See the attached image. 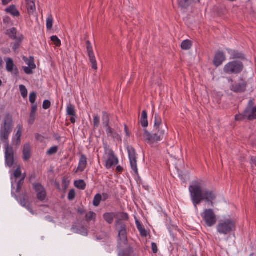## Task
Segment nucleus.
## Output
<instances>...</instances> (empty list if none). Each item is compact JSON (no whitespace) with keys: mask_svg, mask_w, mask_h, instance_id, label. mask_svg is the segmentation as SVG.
I'll return each mask as SVG.
<instances>
[{"mask_svg":"<svg viewBox=\"0 0 256 256\" xmlns=\"http://www.w3.org/2000/svg\"><path fill=\"white\" fill-rule=\"evenodd\" d=\"M189 190L192 203L195 207L200 204L202 200L214 206V200H216V195L212 190L202 191V186L197 182L196 184L190 186Z\"/></svg>","mask_w":256,"mask_h":256,"instance_id":"nucleus-1","label":"nucleus"},{"mask_svg":"<svg viewBox=\"0 0 256 256\" xmlns=\"http://www.w3.org/2000/svg\"><path fill=\"white\" fill-rule=\"evenodd\" d=\"M161 118L158 114H154V128L157 132L152 134L146 130H144V137L150 144L157 142L162 140L168 129L166 126H162Z\"/></svg>","mask_w":256,"mask_h":256,"instance_id":"nucleus-2","label":"nucleus"},{"mask_svg":"<svg viewBox=\"0 0 256 256\" xmlns=\"http://www.w3.org/2000/svg\"><path fill=\"white\" fill-rule=\"evenodd\" d=\"M116 220L115 222L116 230L118 232V240L124 245L128 244L127 226L124 221H128L130 219L128 213L118 212L116 213Z\"/></svg>","mask_w":256,"mask_h":256,"instance_id":"nucleus-3","label":"nucleus"},{"mask_svg":"<svg viewBox=\"0 0 256 256\" xmlns=\"http://www.w3.org/2000/svg\"><path fill=\"white\" fill-rule=\"evenodd\" d=\"M246 119L250 121L256 120V106L254 99H250L248 101L246 108L242 114L235 116L236 121H242Z\"/></svg>","mask_w":256,"mask_h":256,"instance_id":"nucleus-4","label":"nucleus"},{"mask_svg":"<svg viewBox=\"0 0 256 256\" xmlns=\"http://www.w3.org/2000/svg\"><path fill=\"white\" fill-rule=\"evenodd\" d=\"M236 220L229 218L222 221L217 226V230L220 234L224 235L230 234L236 230Z\"/></svg>","mask_w":256,"mask_h":256,"instance_id":"nucleus-5","label":"nucleus"},{"mask_svg":"<svg viewBox=\"0 0 256 256\" xmlns=\"http://www.w3.org/2000/svg\"><path fill=\"white\" fill-rule=\"evenodd\" d=\"M244 63L241 60H234L224 66V72L228 74H238L244 70Z\"/></svg>","mask_w":256,"mask_h":256,"instance_id":"nucleus-6","label":"nucleus"},{"mask_svg":"<svg viewBox=\"0 0 256 256\" xmlns=\"http://www.w3.org/2000/svg\"><path fill=\"white\" fill-rule=\"evenodd\" d=\"M6 164L9 168L16 165L14 159V153L13 147L9 145L8 142H4Z\"/></svg>","mask_w":256,"mask_h":256,"instance_id":"nucleus-7","label":"nucleus"},{"mask_svg":"<svg viewBox=\"0 0 256 256\" xmlns=\"http://www.w3.org/2000/svg\"><path fill=\"white\" fill-rule=\"evenodd\" d=\"M201 216L208 226L212 227L216 222V217L212 209L204 210V212L201 214Z\"/></svg>","mask_w":256,"mask_h":256,"instance_id":"nucleus-8","label":"nucleus"},{"mask_svg":"<svg viewBox=\"0 0 256 256\" xmlns=\"http://www.w3.org/2000/svg\"><path fill=\"white\" fill-rule=\"evenodd\" d=\"M12 195L14 196L22 206L26 208L32 214H34V212L32 209L30 204L28 202L29 196L26 190L22 192L18 196H17L14 192H12Z\"/></svg>","mask_w":256,"mask_h":256,"instance_id":"nucleus-9","label":"nucleus"},{"mask_svg":"<svg viewBox=\"0 0 256 256\" xmlns=\"http://www.w3.org/2000/svg\"><path fill=\"white\" fill-rule=\"evenodd\" d=\"M127 150L128 154V158L130 160L131 168L134 172L135 175L137 176L138 178H140L137 167V160L135 149L132 146H127Z\"/></svg>","mask_w":256,"mask_h":256,"instance_id":"nucleus-10","label":"nucleus"},{"mask_svg":"<svg viewBox=\"0 0 256 256\" xmlns=\"http://www.w3.org/2000/svg\"><path fill=\"white\" fill-rule=\"evenodd\" d=\"M248 83L242 78H240L238 82L231 85L230 90L235 93H243L246 91Z\"/></svg>","mask_w":256,"mask_h":256,"instance_id":"nucleus-11","label":"nucleus"},{"mask_svg":"<svg viewBox=\"0 0 256 256\" xmlns=\"http://www.w3.org/2000/svg\"><path fill=\"white\" fill-rule=\"evenodd\" d=\"M106 152H108V158L106 160L105 166L107 169H110L118 163V160L112 149H108Z\"/></svg>","mask_w":256,"mask_h":256,"instance_id":"nucleus-12","label":"nucleus"},{"mask_svg":"<svg viewBox=\"0 0 256 256\" xmlns=\"http://www.w3.org/2000/svg\"><path fill=\"white\" fill-rule=\"evenodd\" d=\"M86 50L89 57L90 62L91 63L92 68L94 70H97V62L96 59V57L93 51L92 47V46L91 42L90 40L86 42Z\"/></svg>","mask_w":256,"mask_h":256,"instance_id":"nucleus-13","label":"nucleus"},{"mask_svg":"<svg viewBox=\"0 0 256 256\" xmlns=\"http://www.w3.org/2000/svg\"><path fill=\"white\" fill-rule=\"evenodd\" d=\"M228 54L230 56V58L234 60H241L243 62L247 60L246 54L237 50L227 48Z\"/></svg>","mask_w":256,"mask_h":256,"instance_id":"nucleus-14","label":"nucleus"},{"mask_svg":"<svg viewBox=\"0 0 256 256\" xmlns=\"http://www.w3.org/2000/svg\"><path fill=\"white\" fill-rule=\"evenodd\" d=\"M226 60V56L224 52L218 50L216 52L213 60V64L218 68L221 66L222 64Z\"/></svg>","mask_w":256,"mask_h":256,"instance_id":"nucleus-15","label":"nucleus"},{"mask_svg":"<svg viewBox=\"0 0 256 256\" xmlns=\"http://www.w3.org/2000/svg\"><path fill=\"white\" fill-rule=\"evenodd\" d=\"M34 189L36 192L37 198L40 200L43 201L45 200L46 193L44 186L40 183L34 184Z\"/></svg>","mask_w":256,"mask_h":256,"instance_id":"nucleus-16","label":"nucleus"},{"mask_svg":"<svg viewBox=\"0 0 256 256\" xmlns=\"http://www.w3.org/2000/svg\"><path fill=\"white\" fill-rule=\"evenodd\" d=\"M67 115L71 116L70 120L72 124L76 122V112L74 106L72 104L70 103L66 108Z\"/></svg>","mask_w":256,"mask_h":256,"instance_id":"nucleus-17","label":"nucleus"},{"mask_svg":"<svg viewBox=\"0 0 256 256\" xmlns=\"http://www.w3.org/2000/svg\"><path fill=\"white\" fill-rule=\"evenodd\" d=\"M87 164L86 156L84 154H82L80 157L78 166L76 170L75 173H77L78 172H82L84 171L87 166Z\"/></svg>","mask_w":256,"mask_h":256,"instance_id":"nucleus-18","label":"nucleus"},{"mask_svg":"<svg viewBox=\"0 0 256 256\" xmlns=\"http://www.w3.org/2000/svg\"><path fill=\"white\" fill-rule=\"evenodd\" d=\"M31 146L30 144H26L23 148L22 154L24 161H28L31 157Z\"/></svg>","mask_w":256,"mask_h":256,"instance_id":"nucleus-19","label":"nucleus"},{"mask_svg":"<svg viewBox=\"0 0 256 256\" xmlns=\"http://www.w3.org/2000/svg\"><path fill=\"white\" fill-rule=\"evenodd\" d=\"M12 130V126H4L2 130L0 133V136L1 138H4L6 140V142H8L7 140L8 138L9 135Z\"/></svg>","mask_w":256,"mask_h":256,"instance_id":"nucleus-20","label":"nucleus"},{"mask_svg":"<svg viewBox=\"0 0 256 256\" xmlns=\"http://www.w3.org/2000/svg\"><path fill=\"white\" fill-rule=\"evenodd\" d=\"M118 256H134V248L131 246H129L126 248L121 250L118 254Z\"/></svg>","mask_w":256,"mask_h":256,"instance_id":"nucleus-21","label":"nucleus"},{"mask_svg":"<svg viewBox=\"0 0 256 256\" xmlns=\"http://www.w3.org/2000/svg\"><path fill=\"white\" fill-rule=\"evenodd\" d=\"M118 256H134V248L131 246H129L126 248L121 250L118 254Z\"/></svg>","mask_w":256,"mask_h":256,"instance_id":"nucleus-22","label":"nucleus"},{"mask_svg":"<svg viewBox=\"0 0 256 256\" xmlns=\"http://www.w3.org/2000/svg\"><path fill=\"white\" fill-rule=\"evenodd\" d=\"M116 218V214L115 212H106L103 214V218L104 220L110 224L113 223L114 221V218Z\"/></svg>","mask_w":256,"mask_h":256,"instance_id":"nucleus-23","label":"nucleus"},{"mask_svg":"<svg viewBox=\"0 0 256 256\" xmlns=\"http://www.w3.org/2000/svg\"><path fill=\"white\" fill-rule=\"evenodd\" d=\"M106 132L108 136H112L117 140L120 139V136L114 129L112 128L110 126L106 127Z\"/></svg>","mask_w":256,"mask_h":256,"instance_id":"nucleus-24","label":"nucleus"},{"mask_svg":"<svg viewBox=\"0 0 256 256\" xmlns=\"http://www.w3.org/2000/svg\"><path fill=\"white\" fill-rule=\"evenodd\" d=\"M24 39V36L22 34H20L18 35V38L14 40L15 42L12 48L14 52H16L20 48Z\"/></svg>","mask_w":256,"mask_h":256,"instance_id":"nucleus-25","label":"nucleus"},{"mask_svg":"<svg viewBox=\"0 0 256 256\" xmlns=\"http://www.w3.org/2000/svg\"><path fill=\"white\" fill-rule=\"evenodd\" d=\"M18 33L17 30L16 28L13 27L7 30L6 32V34L8 36L9 38L12 40H16L18 38L16 34Z\"/></svg>","mask_w":256,"mask_h":256,"instance_id":"nucleus-26","label":"nucleus"},{"mask_svg":"<svg viewBox=\"0 0 256 256\" xmlns=\"http://www.w3.org/2000/svg\"><path fill=\"white\" fill-rule=\"evenodd\" d=\"M140 122L142 126L144 128H146L148 126V114L146 110H144L142 112Z\"/></svg>","mask_w":256,"mask_h":256,"instance_id":"nucleus-27","label":"nucleus"},{"mask_svg":"<svg viewBox=\"0 0 256 256\" xmlns=\"http://www.w3.org/2000/svg\"><path fill=\"white\" fill-rule=\"evenodd\" d=\"M5 11L10 14L14 16H19L20 13L18 10L16 8L15 5H11L8 8H6Z\"/></svg>","mask_w":256,"mask_h":256,"instance_id":"nucleus-28","label":"nucleus"},{"mask_svg":"<svg viewBox=\"0 0 256 256\" xmlns=\"http://www.w3.org/2000/svg\"><path fill=\"white\" fill-rule=\"evenodd\" d=\"M137 228L139 230L140 232V234L142 236L146 237L148 234L145 228L141 224L140 222L138 220H136V222Z\"/></svg>","mask_w":256,"mask_h":256,"instance_id":"nucleus-29","label":"nucleus"},{"mask_svg":"<svg viewBox=\"0 0 256 256\" xmlns=\"http://www.w3.org/2000/svg\"><path fill=\"white\" fill-rule=\"evenodd\" d=\"M102 122L104 127L106 128L110 126V120L108 114L106 112H102Z\"/></svg>","mask_w":256,"mask_h":256,"instance_id":"nucleus-30","label":"nucleus"},{"mask_svg":"<svg viewBox=\"0 0 256 256\" xmlns=\"http://www.w3.org/2000/svg\"><path fill=\"white\" fill-rule=\"evenodd\" d=\"M23 60L27 63L28 65L30 67H32V68L35 69L36 68V65L34 63V59L33 56H30V59L24 56L22 58Z\"/></svg>","mask_w":256,"mask_h":256,"instance_id":"nucleus-31","label":"nucleus"},{"mask_svg":"<svg viewBox=\"0 0 256 256\" xmlns=\"http://www.w3.org/2000/svg\"><path fill=\"white\" fill-rule=\"evenodd\" d=\"M14 64L12 58H8L6 61V69L8 72H12L14 68Z\"/></svg>","mask_w":256,"mask_h":256,"instance_id":"nucleus-32","label":"nucleus"},{"mask_svg":"<svg viewBox=\"0 0 256 256\" xmlns=\"http://www.w3.org/2000/svg\"><path fill=\"white\" fill-rule=\"evenodd\" d=\"M27 8L29 14H32L36 10L34 2L30 0H26Z\"/></svg>","mask_w":256,"mask_h":256,"instance_id":"nucleus-33","label":"nucleus"},{"mask_svg":"<svg viewBox=\"0 0 256 256\" xmlns=\"http://www.w3.org/2000/svg\"><path fill=\"white\" fill-rule=\"evenodd\" d=\"M74 185L76 188L81 190H85L86 186V183L83 180H76L74 182Z\"/></svg>","mask_w":256,"mask_h":256,"instance_id":"nucleus-34","label":"nucleus"},{"mask_svg":"<svg viewBox=\"0 0 256 256\" xmlns=\"http://www.w3.org/2000/svg\"><path fill=\"white\" fill-rule=\"evenodd\" d=\"M96 214L94 212L90 211L86 214L85 219L87 222H90L92 220L95 222L96 220Z\"/></svg>","mask_w":256,"mask_h":256,"instance_id":"nucleus-35","label":"nucleus"},{"mask_svg":"<svg viewBox=\"0 0 256 256\" xmlns=\"http://www.w3.org/2000/svg\"><path fill=\"white\" fill-rule=\"evenodd\" d=\"M12 118L10 113H7L4 118V126H10L12 127Z\"/></svg>","mask_w":256,"mask_h":256,"instance_id":"nucleus-36","label":"nucleus"},{"mask_svg":"<svg viewBox=\"0 0 256 256\" xmlns=\"http://www.w3.org/2000/svg\"><path fill=\"white\" fill-rule=\"evenodd\" d=\"M192 46V42L191 40H184L181 44V48L182 50H190Z\"/></svg>","mask_w":256,"mask_h":256,"instance_id":"nucleus-37","label":"nucleus"},{"mask_svg":"<svg viewBox=\"0 0 256 256\" xmlns=\"http://www.w3.org/2000/svg\"><path fill=\"white\" fill-rule=\"evenodd\" d=\"M26 174H24L22 177H21L20 179L18 182H17V186H16V192L19 193L22 189V188L24 184V180L26 178Z\"/></svg>","mask_w":256,"mask_h":256,"instance_id":"nucleus-38","label":"nucleus"},{"mask_svg":"<svg viewBox=\"0 0 256 256\" xmlns=\"http://www.w3.org/2000/svg\"><path fill=\"white\" fill-rule=\"evenodd\" d=\"M102 200V196L100 194H97L94 197L92 204L94 206H98Z\"/></svg>","mask_w":256,"mask_h":256,"instance_id":"nucleus-39","label":"nucleus"},{"mask_svg":"<svg viewBox=\"0 0 256 256\" xmlns=\"http://www.w3.org/2000/svg\"><path fill=\"white\" fill-rule=\"evenodd\" d=\"M70 183V180H68V178L66 176H64L62 178V184L63 189L64 190H66L68 188Z\"/></svg>","mask_w":256,"mask_h":256,"instance_id":"nucleus-40","label":"nucleus"},{"mask_svg":"<svg viewBox=\"0 0 256 256\" xmlns=\"http://www.w3.org/2000/svg\"><path fill=\"white\" fill-rule=\"evenodd\" d=\"M22 174L20 166V165H18L17 166L16 170H14V176L16 180H17L18 178H20V176L22 177Z\"/></svg>","mask_w":256,"mask_h":256,"instance_id":"nucleus-41","label":"nucleus"},{"mask_svg":"<svg viewBox=\"0 0 256 256\" xmlns=\"http://www.w3.org/2000/svg\"><path fill=\"white\" fill-rule=\"evenodd\" d=\"M50 39L56 46L60 47L61 46V41L56 36H52Z\"/></svg>","mask_w":256,"mask_h":256,"instance_id":"nucleus-42","label":"nucleus"},{"mask_svg":"<svg viewBox=\"0 0 256 256\" xmlns=\"http://www.w3.org/2000/svg\"><path fill=\"white\" fill-rule=\"evenodd\" d=\"M53 18L52 14L48 16L46 20V28L48 30H51L52 27Z\"/></svg>","mask_w":256,"mask_h":256,"instance_id":"nucleus-43","label":"nucleus"},{"mask_svg":"<svg viewBox=\"0 0 256 256\" xmlns=\"http://www.w3.org/2000/svg\"><path fill=\"white\" fill-rule=\"evenodd\" d=\"M20 90L22 96L24 98L28 96V90L26 87L24 85L20 86Z\"/></svg>","mask_w":256,"mask_h":256,"instance_id":"nucleus-44","label":"nucleus"},{"mask_svg":"<svg viewBox=\"0 0 256 256\" xmlns=\"http://www.w3.org/2000/svg\"><path fill=\"white\" fill-rule=\"evenodd\" d=\"M58 150V146H54L51 147L46 152V154L48 156H52L56 154Z\"/></svg>","mask_w":256,"mask_h":256,"instance_id":"nucleus-45","label":"nucleus"},{"mask_svg":"<svg viewBox=\"0 0 256 256\" xmlns=\"http://www.w3.org/2000/svg\"><path fill=\"white\" fill-rule=\"evenodd\" d=\"M100 118L98 114L95 115L94 116V128H96L100 126Z\"/></svg>","mask_w":256,"mask_h":256,"instance_id":"nucleus-46","label":"nucleus"},{"mask_svg":"<svg viewBox=\"0 0 256 256\" xmlns=\"http://www.w3.org/2000/svg\"><path fill=\"white\" fill-rule=\"evenodd\" d=\"M77 230L78 233L84 236H86L88 234V230L84 226H81Z\"/></svg>","mask_w":256,"mask_h":256,"instance_id":"nucleus-47","label":"nucleus"},{"mask_svg":"<svg viewBox=\"0 0 256 256\" xmlns=\"http://www.w3.org/2000/svg\"><path fill=\"white\" fill-rule=\"evenodd\" d=\"M36 93L35 92H32L30 94V102L31 104H36Z\"/></svg>","mask_w":256,"mask_h":256,"instance_id":"nucleus-48","label":"nucleus"},{"mask_svg":"<svg viewBox=\"0 0 256 256\" xmlns=\"http://www.w3.org/2000/svg\"><path fill=\"white\" fill-rule=\"evenodd\" d=\"M76 197V192L74 189H71L68 194V198L69 200H72Z\"/></svg>","mask_w":256,"mask_h":256,"instance_id":"nucleus-49","label":"nucleus"},{"mask_svg":"<svg viewBox=\"0 0 256 256\" xmlns=\"http://www.w3.org/2000/svg\"><path fill=\"white\" fill-rule=\"evenodd\" d=\"M36 112H30V118L28 120V122L30 124H33L34 122L36 119Z\"/></svg>","mask_w":256,"mask_h":256,"instance_id":"nucleus-50","label":"nucleus"},{"mask_svg":"<svg viewBox=\"0 0 256 256\" xmlns=\"http://www.w3.org/2000/svg\"><path fill=\"white\" fill-rule=\"evenodd\" d=\"M51 106V102L49 100H44L42 104V108L44 110H48Z\"/></svg>","mask_w":256,"mask_h":256,"instance_id":"nucleus-51","label":"nucleus"},{"mask_svg":"<svg viewBox=\"0 0 256 256\" xmlns=\"http://www.w3.org/2000/svg\"><path fill=\"white\" fill-rule=\"evenodd\" d=\"M34 68H32V67H24V70L26 74H31L33 73L32 70Z\"/></svg>","mask_w":256,"mask_h":256,"instance_id":"nucleus-52","label":"nucleus"},{"mask_svg":"<svg viewBox=\"0 0 256 256\" xmlns=\"http://www.w3.org/2000/svg\"><path fill=\"white\" fill-rule=\"evenodd\" d=\"M35 138L37 140H39L41 142H42L44 140V137L42 135H41L39 134H35Z\"/></svg>","mask_w":256,"mask_h":256,"instance_id":"nucleus-53","label":"nucleus"},{"mask_svg":"<svg viewBox=\"0 0 256 256\" xmlns=\"http://www.w3.org/2000/svg\"><path fill=\"white\" fill-rule=\"evenodd\" d=\"M152 248L154 254H156L158 252V246L156 243H152Z\"/></svg>","mask_w":256,"mask_h":256,"instance_id":"nucleus-54","label":"nucleus"},{"mask_svg":"<svg viewBox=\"0 0 256 256\" xmlns=\"http://www.w3.org/2000/svg\"><path fill=\"white\" fill-rule=\"evenodd\" d=\"M102 200L105 202L110 198V195L108 193L103 192L102 194Z\"/></svg>","mask_w":256,"mask_h":256,"instance_id":"nucleus-55","label":"nucleus"},{"mask_svg":"<svg viewBox=\"0 0 256 256\" xmlns=\"http://www.w3.org/2000/svg\"><path fill=\"white\" fill-rule=\"evenodd\" d=\"M38 105L37 104H32L31 111L36 112L37 111Z\"/></svg>","mask_w":256,"mask_h":256,"instance_id":"nucleus-56","label":"nucleus"},{"mask_svg":"<svg viewBox=\"0 0 256 256\" xmlns=\"http://www.w3.org/2000/svg\"><path fill=\"white\" fill-rule=\"evenodd\" d=\"M4 22L6 24H8L10 22V18L8 16H5L3 20Z\"/></svg>","mask_w":256,"mask_h":256,"instance_id":"nucleus-57","label":"nucleus"},{"mask_svg":"<svg viewBox=\"0 0 256 256\" xmlns=\"http://www.w3.org/2000/svg\"><path fill=\"white\" fill-rule=\"evenodd\" d=\"M86 210L82 208H78L77 210V212L78 214L82 215L86 212Z\"/></svg>","mask_w":256,"mask_h":256,"instance_id":"nucleus-58","label":"nucleus"},{"mask_svg":"<svg viewBox=\"0 0 256 256\" xmlns=\"http://www.w3.org/2000/svg\"><path fill=\"white\" fill-rule=\"evenodd\" d=\"M124 131L126 132V135L130 137V133L128 130V126L126 124H124Z\"/></svg>","mask_w":256,"mask_h":256,"instance_id":"nucleus-59","label":"nucleus"},{"mask_svg":"<svg viewBox=\"0 0 256 256\" xmlns=\"http://www.w3.org/2000/svg\"><path fill=\"white\" fill-rule=\"evenodd\" d=\"M12 72H13L14 74L16 76H18V74H19L18 70L17 68V67H16V66H15V68H14V70H12Z\"/></svg>","mask_w":256,"mask_h":256,"instance_id":"nucleus-60","label":"nucleus"},{"mask_svg":"<svg viewBox=\"0 0 256 256\" xmlns=\"http://www.w3.org/2000/svg\"><path fill=\"white\" fill-rule=\"evenodd\" d=\"M250 162L256 167V156H252L250 158Z\"/></svg>","mask_w":256,"mask_h":256,"instance_id":"nucleus-61","label":"nucleus"},{"mask_svg":"<svg viewBox=\"0 0 256 256\" xmlns=\"http://www.w3.org/2000/svg\"><path fill=\"white\" fill-rule=\"evenodd\" d=\"M124 168L120 166H118L116 168V172H118L121 173L123 172Z\"/></svg>","mask_w":256,"mask_h":256,"instance_id":"nucleus-62","label":"nucleus"},{"mask_svg":"<svg viewBox=\"0 0 256 256\" xmlns=\"http://www.w3.org/2000/svg\"><path fill=\"white\" fill-rule=\"evenodd\" d=\"M54 186H55L56 188L58 190H59V191L61 190V188H60V182H58L56 181L55 182H54Z\"/></svg>","mask_w":256,"mask_h":256,"instance_id":"nucleus-63","label":"nucleus"},{"mask_svg":"<svg viewBox=\"0 0 256 256\" xmlns=\"http://www.w3.org/2000/svg\"><path fill=\"white\" fill-rule=\"evenodd\" d=\"M54 137L55 138L56 140L58 141H60V139H61V137L58 134H54Z\"/></svg>","mask_w":256,"mask_h":256,"instance_id":"nucleus-64","label":"nucleus"}]
</instances>
